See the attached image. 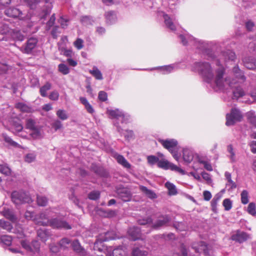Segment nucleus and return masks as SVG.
Returning a JSON list of instances; mask_svg holds the SVG:
<instances>
[{"label": "nucleus", "instance_id": "obj_1", "mask_svg": "<svg viewBox=\"0 0 256 256\" xmlns=\"http://www.w3.org/2000/svg\"><path fill=\"white\" fill-rule=\"evenodd\" d=\"M179 38L183 45L194 46L206 56L208 60L216 61V64L218 68L216 70L214 74L210 64L208 62H194L192 66V70L198 72L204 81L208 84L214 90H220V87L222 86V76L225 73V69L222 66L221 61L223 60L225 62L234 61L236 58L235 53L228 50L222 52L220 58H218L212 49L220 46V42L198 40L188 34H180Z\"/></svg>", "mask_w": 256, "mask_h": 256}, {"label": "nucleus", "instance_id": "obj_2", "mask_svg": "<svg viewBox=\"0 0 256 256\" xmlns=\"http://www.w3.org/2000/svg\"><path fill=\"white\" fill-rule=\"evenodd\" d=\"M232 78L226 77L224 78L222 76V86L220 90L227 87L234 88H240L239 86L244 83L246 79L243 70H241L238 65L235 66L232 70Z\"/></svg>", "mask_w": 256, "mask_h": 256}, {"label": "nucleus", "instance_id": "obj_3", "mask_svg": "<svg viewBox=\"0 0 256 256\" xmlns=\"http://www.w3.org/2000/svg\"><path fill=\"white\" fill-rule=\"evenodd\" d=\"M50 210H46L44 212H41L39 217L42 220H46V222H42L43 226H48L54 229H64L70 230L72 228L71 226L64 218L60 217L48 218L52 216V215L50 214Z\"/></svg>", "mask_w": 256, "mask_h": 256}, {"label": "nucleus", "instance_id": "obj_4", "mask_svg": "<svg viewBox=\"0 0 256 256\" xmlns=\"http://www.w3.org/2000/svg\"><path fill=\"white\" fill-rule=\"evenodd\" d=\"M107 113L112 118H114V124L116 126L118 132L122 134V128L119 126L118 121L122 124H127L130 122V116L128 113L124 112L119 109L108 110Z\"/></svg>", "mask_w": 256, "mask_h": 256}, {"label": "nucleus", "instance_id": "obj_5", "mask_svg": "<svg viewBox=\"0 0 256 256\" xmlns=\"http://www.w3.org/2000/svg\"><path fill=\"white\" fill-rule=\"evenodd\" d=\"M158 142L162 146L166 149L172 154L174 158L177 161L180 158V155L178 152V142L174 138L162 139L159 138Z\"/></svg>", "mask_w": 256, "mask_h": 256}, {"label": "nucleus", "instance_id": "obj_6", "mask_svg": "<svg viewBox=\"0 0 256 256\" xmlns=\"http://www.w3.org/2000/svg\"><path fill=\"white\" fill-rule=\"evenodd\" d=\"M233 98L236 100L241 98L242 102L248 104L256 102V90L252 91L249 94H246L242 88H238L233 90Z\"/></svg>", "mask_w": 256, "mask_h": 256}, {"label": "nucleus", "instance_id": "obj_7", "mask_svg": "<svg viewBox=\"0 0 256 256\" xmlns=\"http://www.w3.org/2000/svg\"><path fill=\"white\" fill-rule=\"evenodd\" d=\"M115 238L114 234L111 232H106L104 234H100L96 238L94 243V250L102 252L104 250L105 246L103 244V242L108 241Z\"/></svg>", "mask_w": 256, "mask_h": 256}, {"label": "nucleus", "instance_id": "obj_8", "mask_svg": "<svg viewBox=\"0 0 256 256\" xmlns=\"http://www.w3.org/2000/svg\"><path fill=\"white\" fill-rule=\"evenodd\" d=\"M11 198L12 202L16 205L32 202V198L29 194L22 190L12 192L11 194Z\"/></svg>", "mask_w": 256, "mask_h": 256}, {"label": "nucleus", "instance_id": "obj_9", "mask_svg": "<svg viewBox=\"0 0 256 256\" xmlns=\"http://www.w3.org/2000/svg\"><path fill=\"white\" fill-rule=\"evenodd\" d=\"M25 1L32 9L34 8L36 4L39 2L46 4V8L42 10L44 14L42 18H45V17L50 14L52 8V0H25Z\"/></svg>", "mask_w": 256, "mask_h": 256}, {"label": "nucleus", "instance_id": "obj_10", "mask_svg": "<svg viewBox=\"0 0 256 256\" xmlns=\"http://www.w3.org/2000/svg\"><path fill=\"white\" fill-rule=\"evenodd\" d=\"M10 128V130L16 134H18L19 136L26 138L27 136L22 132L23 126L19 119L17 118H12L9 120Z\"/></svg>", "mask_w": 256, "mask_h": 256}, {"label": "nucleus", "instance_id": "obj_11", "mask_svg": "<svg viewBox=\"0 0 256 256\" xmlns=\"http://www.w3.org/2000/svg\"><path fill=\"white\" fill-rule=\"evenodd\" d=\"M4 14L8 16L17 18L24 20L26 16V11L22 10L19 7H10L4 10Z\"/></svg>", "mask_w": 256, "mask_h": 256}, {"label": "nucleus", "instance_id": "obj_12", "mask_svg": "<svg viewBox=\"0 0 256 256\" xmlns=\"http://www.w3.org/2000/svg\"><path fill=\"white\" fill-rule=\"evenodd\" d=\"M242 118V115L240 112L236 108H232L230 112L227 114L226 116V124L227 126H232L236 122L240 121Z\"/></svg>", "mask_w": 256, "mask_h": 256}, {"label": "nucleus", "instance_id": "obj_13", "mask_svg": "<svg viewBox=\"0 0 256 256\" xmlns=\"http://www.w3.org/2000/svg\"><path fill=\"white\" fill-rule=\"evenodd\" d=\"M158 166L160 168L166 170H174L180 172L183 175L185 174V172L184 170L177 166L176 165L173 164L172 163L169 162L167 160H159L158 164Z\"/></svg>", "mask_w": 256, "mask_h": 256}, {"label": "nucleus", "instance_id": "obj_14", "mask_svg": "<svg viewBox=\"0 0 256 256\" xmlns=\"http://www.w3.org/2000/svg\"><path fill=\"white\" fill-rule=\"evenodd\" d=\"M180 68V63H174L169 65L164 66H161L155 67L150 69H144V70H159L163 74H168L174 70Z\"/></svg>", "mask_w": 256, "mask_h": 256}, {"label": "nucleus", "instance_id": "obj_15", "mask_svg": "<svg viewBox=\"0 0 256 256\" xmlns=\"http://www.w3.org/2000/svg\"><path fill=\"white\" fill-rule=\"evenodd\" d=\"M170 216L168 214L161 215L158 219L152 224V226L158 229L162 226H167L170 221Z\"/></svg>", "mask_w": 256, "mask_h": 256}, {"label": "nucleus", "instance_id": "obj_16", "mask_svg": "<svg viewBox=\"0 0 256 256\" xmlns=\"http://www.w3.org/2000/svg\"><path fill=\"white\" fill-rule=\"evenodd\" d=\"M163 17L166 28L174 32L178 27L176 18L174 16L170 17L168 14H164Z\"/></svg>", "mask_w": 256, "mask_h": 256}, {"label": "nucleus", "instance_id": "obj_17", "mask_svg": "<svg viewBox=\"0 0 256 256\" xmlns=\"http://www.w3.org/2000/svg\"><path fill=\"white\" fill-rule=\"evenodd\" d=\"M38 43V40L36 38H29L26 45L21 48V50L24 53L30 54L35 48Z\"/></svg>", "mask_w": 256, "mask_h": 256}, {"label": "nucleus", "instance_id": "obj_18", "mask_svg": "<svg viewBox=\"0 0 256 256\" xmlns=\"http://www.w3.org/2000/svg\"><path fill=\"white\" fill-rule=\"evenodd\" d=\"M118 196L124 202H128L131 200L132 194L127 188H119L117 190Z\"/></svg>", "mask_w": 256, "mask_h": 256}, {"label": "nucleus", "instance_id": "obj_19", "mask_svg": "<svg viewBox=\"0 0 256 256\" xmlns=\"http://www.w3.org/2000/svg\"><path fill=\"white\" fill-rule=\"evenodd\" d=\"M71 247L73 250L78 254L80 256H86V250L80 245L79 241L78 240H74L72 242Z\"/></svg>", "mask_w": 256, "mask_h": 256}, {"label": "nucleus", "instance_id": "obj_20", "mask_svg": "<svg viewBox=\"0 0 256 256\" xmlns=\"http://www.w3.org/2000/svg\"><path fill=\"white\" fill-rule=\"evenodd\" d=\"M182 158L184 162L190 163L194 158V151L192 148H184L182 150Z\"/></svg>", "mask_w": 256, "mask_h": 256}, {"label": "nucleus", "instance_id": "obj_21", "mask_svg": "<svg viewBox=\"0 0 256 256\" xmlns=\"http://www.w3.org/2000/svg\"><path fill=\"white\" fill-rule=\"evenodd\" d=\"M128 234L130 238L132 240H138L140 237L141 230L138 226H132L129 228L128 230Z\"/></svg>", "mask_w": 256, "mask_h": 256}, {"label": "nucleus", "instance_id": "obj_22", "mask_svg": "<svg viewBox=\"0 0 256 256\" xmlns=\"http://www.w3.org/2000/svg\"><path fill=\"white\" fill-rule=\"evenodd\" d=\"M106 23L108 24H112L117 21V15L116 12L110 10L104 14Z\"/></svg>", "mask_w": 256, "mask_h": 256}, {"label": "nucleus", "instance_id": "obj_23", "mask_svg": "<svg viewBox=\"0 0 256 256\" xmlns=\"http://www.w3.org/2000/svg\"><path fill=\"white\" fill-rule=\"evenodd\" d=\"M242 62L246 68L253 70L256 68V59L251 56H246L242 59Z\"/></svg>", "mask_w": 256, "mask_h": 256}, {"label": "nucleus", "instance_id": "obj_24", "mask_svg": "<svg viewBox=\"0 0 256 256\" xmlns=\"http://www.w3.org/2000/svg\"><path fill=\"white\" fill-rule=\"evenodd\" d=\"M248 238V235L244 232L238 231L236 234H234L232 236V239L236 242L240 243L246 241Z\"/></svg>", "mask_w": 256, "mask_h": 256}, {"label": "nucleus", "instance_id": "obj_25", "mask_svg": "<svg viewBox=\"0 0 256 256\" xmlns=\"http://www.w3.org/2000/svg\"><path fill=\"white\" fill-rule=\"evenodd\" d=\"M2 214L7 219L14 222L16 220V217L14 215L13 210L10 208H4L2 212Z\"/></svg>", "mask_w": 256, "mask_h": 256}, {"label": "nucleus", "instance_id": "obj_26", "mask_svg": "<svg viewBox=\"0 0 256 256\" xmlns=\"http://www.w3.org/2000/svg\"><path fill=\"white\" fill-rule=\"evenodd\" d=\"M224 176L227 180L226 188H228V190H231L236 188V182L232 180L231 174L229 172H225Z\"/></svg>", "mask_w": 256, "mask_h": 256}, {"label": "nucleus", "instance_id": "obj_27", "mask_svg": "<svg viewBox=\"0 0 256 256\" xmlns=\"http://www.w3.org/2000/svg\"><path fill=\"white\" fill-rule=\"evenodd\" d=\"M114 158L118 162L121 164L123 167L127 169L130 168L131 164L127 161L124 157L122 155L116 154Z\"/></svg>", "mask_w": 256, "mask_h": 256}, {"label": "nucleus", "instance_id": "obj_28", "mask_svg": "<svg viewBox=\"0 0 256 256\" xmlns=\"http://www.w3.org/2000/svg\"><path fill=\"white\" fill-rule=\"evenodd\" d=\"M80 102L84 106L87 112L91 114L94 112V110L85 97L80 98Z\"/></svg>", "mask_w": 256, "mask_h": 256}, {"label": "nucleus", "instance_id": "obj_29", "mask_svg": "<svg viewBox=\"0 0 256 256\" xmlns=\"http://www.w3.org/2000/svg\"><path fill=\"white\" fill-rule=\"evenodd\" d=\"M89 72L97 80H100L104 79L102 72L96 66H93L92 69L89 70Z\"/></svg>", "mask_w": 256, "mask_h": 256}, {"label": "nucleus", "instance_id": "obj_30", "mask_svg": "<svg viewBox=\"0 0 256 256\" xmlns=\"http://www.w3.org/2000/svg\"><path fill=\"white\" fill-rule=\"evenodd\" d=\"M140 189L149 198L154 199V198H157L156 194L154 191L148 189L145 186H140Z\"/></svg>", "mask_w": 256, "mask_h": 256}, {"label": "nucleus", "instance_id": "obj_31", "mask_svg": "<svg viewBox=\"0 0 256 256\" xmlns=\"http://www.w3.org/2000/svg\"><path fill=\"white\" fill-rule=\"evenodd\" d=\"M16 108L24 112H31L32 111V108L23 102H18L16 104Z\"/></svg>", "mask_w": 256, "mask_h": 256}, {"label": "nucleus", "instance_id": "obj_32", "mask_svg": "<svg viewBox=\"0 0 256 256\" xmlns=\"http://www.w3.org/2000/svg\"><path fill=\"white\" fill-rule=\"evenodd\" d=\"M92 169L98 175L102 177H106L108 175V172L102 167L92 165Z\"/></svg>", "mask_w": 256, "mask_h": 256}, {"label": "nucleus", "instance_id": "obj_33", "mask_svg": "<svg viewBox=\"0 0 256 256\" xmlns=\"http://www.w3.org/2000/svg\"><path fill=\"white\" fill-rule=\"evenodd\" d=\"M166 188L168 190V194L170 196H174L177 194L178 192L176 186L172 183L167 182L165 184Z\"/></svg>", "mask_w": 256, "mask_h": 256}, {"label": "nucleus", "instance_id": "obj_34", "mask_svg": "<svg viewBox=\"0 0 256 256\" xmlns=\"http://www.w3.org/2000/svg\"><path fill=\"white\" fill-rule=\"evenodd\" d=\"M52 88V84L50 82H46L40 90V92L42 96L46 97L47 92Z\"/></svg>", "mask_w": 256, "mask_h": 256}, {"label": "nucleus", "instance_id": "obj_35", "mask_svg": "<svg viewBox=\"0 0 256 256\" xmlns=\"http://www.w3.org/2000/svg\"><path fill=\"white\" fill-rule=\"evenodd\" d=\"M229 154L228 157L232 162H236V152L232 144L227 146L226 148Z\"/></svg>", "mask_w": 256, "mask_h": 256}, {"label": "nucleus", "instance_id": "obj_36", "mask_svg": "<svg viewBox=\"0 0 256 256\" xmlns=\"http://www.w3.org/2000/svg\"><path fill=\"white\" fill-rule=\"evenodd\" d=\"M56 114L57 116L62 120H65L68 118L67 112L65 110L62 109H59L56 112Z\"/></svg>", "mask_w": 256, "mask_h": 256}, {"label": "nucleus", "instance_id": "obj_37", "mask_svg": "<svg viewBox=\"0 0 256 256\" xmlns=\"http://www.w3.org/2000/svg\"><path fill=\"white\" fill-rule=\"evenodd\" d=\"M0 240L4 244L9 246L12 244V238L8 235H3L0 236Z\"/></svg>", "mask_w": 256, "mask_h": 256}, {"label": "nucleus", "instance_id": "obj_38", "mask_svg": "<svg viewBox=\"0 0 256 256\" xmlns=\"http://www.w3.org/2000/svg\"><path fill=\"white\" fill-rule=\"evenodd\" d=\"M72 242L69 238H64L60 241L59 244L63 248L66 249L68 248L70 245L71 246Z\"/></svg>", "mask_w": 256, "mask_h": 256}, {"label": "nucleus", "instance_id": "obj_39", "mask_svg": "<svg viewBox=\"0 0 256 256\" xmlns=\"http://www.w3.org/2000/svg\"><path fill=\"white\" fill-rule=\"evenodd\" d=\"M58 70L64 75H66L70 73V68L64 64H60L58 65Z\"/></svg>", "mask_w": 256, "mask_h": 256}, {"label": "nucleus", "instance_id": "obj_40", "mask_svg": "<svg viewBox=\"0 0 256 256\" xmlns=\"http://www.w3.org/2000/svg\"><path fill=\"white\" fill-rule=\"evenodd\" d=\"M12 38L16 40L22 42L24 40V36L22 34V32L17 30H14L13 32Z\"/></svg>", "mask_w": 256, "mask_h": 256}, {"label": "nucleus", "instance_id": "obj_41", "mask_svg": "<svg viewBox=\"0 0 256 256\" xmlns=\"http://www.w3.org/2000/svg\"><path fill=\"white\" fill-rule=\"evenodd\" d=\"M241 202L244 204H247L249 202L248 192L246 190H243L240 194Z\"/></svg>", "mask_w": 256, "mask_h": 256}, {"label": "nucleus", "instance_id": "obj_42", "mask_svg": "<svg viewBox=\"0 0 256 256\" xmlns=\"http://www.w3.org/2000/svg\"><path fill=\"white\" fill-rule=\"evenodd\" d=\"M2 136L4 140L10 146H17L18 145L17 142L14 141L10 136H8L6 134H3Z\"/></svg>", "mask_w": 256, "mask_h": 256}, {"label": "nucleus", "instance_id": "obj_43", "mask_svg": "<svg viewBox=\"0 0 256 256\" xmlns=\"http://www.w3.org/2000/svg\"><path fill=\"white\" fill-rule=\"evenodd\" d=\"M30 135L34 139H38L41 137V134L40 129L36 127L30 130Z\"/></svg>", "mask_w": 256, "mask_h": 256}, {"label": "nucleus", "instance_id": "obj_44", "mask_svg": "<svg viewBox=\"0 0 256 256\" xmlns=\"http://www.w3.org/2000/svg\"><path fill=\"white\" fill-rule=\"evenodd\" d=\"M248 212L252 216H256V206L254 202H250L248 206Z\"/></svg>", "mask_w": 256, "mask_h": 256}, {"label": "nucleus", "instance_id": "obj_45", "mask_svg": "<svg viewBox=\"0 0 256 256\" xmlns=\"http://www.w3.org/2000/svg\"><path fill=\"white\" fill-rule=\"evenodd\" d=\"M148 252L141 250L139 248H134L132 250V256H147Z\"/></svg>", "mask_w": 256, "mask_h": 256}, {"label": "nucleus", "instance_id": "obj_46", "mask_svg": "<svg viewBox=\"0 0 256 256\" xmlns=\"http://www.w3.org/2000/svg\"><path fill=\"white\" fill-rule=\"evenodd\" d=\"M48 202V198L46 196H38L37 203L38 206H45L46 205Z\"/></svg>", "mask_w": 256, "mask_h": 256}, {"label": "nucleus", "instance_id": "obj_47", "mask_svg": "<svg viewBox=\"0 0 256 256\" xmlns=\"http://www.w3.org/2000/svg\"><path fill=\"white\" fill-rule=\"evenodd\" d=\"M81 22L84 25L92 24L94 22V20L92 17L90 16H83L81 18Z\"/></svg>", "mask_w": 256, "mask_h": 256}, {"label": "nucleus", "instance_id": "obj_48", "mask_svg": "<svg viewBox=\"0 0 256 256\" xmlns=\"http://www.w3.org/2000/svg\"><path fill=\"white\" fill-rule=\"evenodd\" d=\"M10 30V28H9L8 25L6 24L0 23V32L2 34H6L8 33Z\"/></svg>", "mask_w": 256, "mask_h": 256}, {"label": "nucleus", "instance_id": "obj_49", "mask_svg": "<svg viewBox=\"0 0 256 256\" xmlns=\"http://www.w3.org/2000/svg\"><path fill=\"white\" fill-rule=\"evenodd\" d=\"M26 128L30 130L37 127L36 126L35 121L32 118H28L26 120Z\"/></svg>", "mask_w": 256, "mask_h": 256}, {"label": "nucleus", "instance_id": "obj_50", "mask_svg": "<svg viewBox=\"0 0 256 256\" xmlns=\"http://www.w3.org/2000/svg\"><path fill=\"white\" fill-rule=\"evenodd\" d=\"M221 198V195L219 194H217L213 198L211 202V206L213 210L216 208L218 202L220 200Z\"/></svg>", "mask_w": 256, "mask_h": 256}, {"label": "nucleus", "instance_id": "obj_51", "mask_svg": "<svg viewBox=\"0 0 256 256\" xmlns=\"http://www.w3.org/2000/svg\"><path fill=\"white\" fill-rule=\"evenodd\" d=\"M69 20L65 16H62L58 20V22L60 24L62 28H66L68 25Z\"/></svg>", "mask_w": 256, "mask_h": 256}, {"label": "nucleus", "instance_id": "obj_52", "mask_svg": "<svg viewBox=\"0 0 256 256\" xmlns=\"http://www.w3.org/2000/svg\"><path fill=\"white\" fill-rule=\"evenodd\" d=\"M100 192L99 191H92L90 192L88 196V198L92 200H97L100 198Z\"/></svg>", "mask_w": 256, "mask_h": 256}, {"label": "nucleus", "instance_id": "obj_53", "mask_svg": "<svg viewBox=\"0 0 256 256\" xmlns=\"http://www.w3.org/2000/svg\"><path fill=\"white\" fill-rule=\"evenodd\" d=\"M147 160L149 164L154 165L156 163L158 164L160 160L157 156L152 155L147 157Z\"/></svg>", "mask_w": 256, "mask_h": 256}, {"label": "nucleus", "instance_id": "obj_54", "mask_svg": "<svg viewBox=\"0 0 256 256\" xmlns=\"http://www.w3.org/2000/svg\"><path fill=\"white\" fill-rule=\"evenodd\" d=\"M248 48L250 52H256V37L249 42Z\"/></svg>", "mask_w": 256, "mask_h": 256}, {"label": "nucleus", "instance_id": "obj_55", "mask_svg": "<svg viewBox=\"0 0 256 256\" xmlns=\"http://www.w3.org/2000/svg\"><path fill=\"white\" fill-rule=\"evenodd\" d=\"M112 256H124V251L121 246H119L112 250Z\"/></svg>", "mask_w": 256, "mask_h": 256}, {"label": "nucleus", "instance_id": "obj_56", "mask_svg": "<svg viewBox=\"0 0 256 256\" xmlns=\"http://www.w3.org/2000/svg\"><path fill=\"white\" fill-rule=\"evenodd\" d=\"M84 40L80 38H78L74 42V46L78 50H81L84 47Z\"/></svg>", "mask_w": 256, "mask_h": 256}, {"label": "nucleus", "instance_id": "obj_57", "mask_svg": "<svg viewBox=\"0 0 256 256\" xmlns=\"http://www.w3.org/2000/svg\"><path fill=\"white\" fill-rule=\"evenodd\" d=\"M36 158V154L34 153H29L27 154L24 158V160L28 163L34 162Z\"/></svg>", "mask_w": 256, "mask_h": 256}, {"label": "nucleus", "instance_id": "obj_58", "mask_svg": "<svg viewBox=\"0 0 256 256\" xmlns=\"http://www.w3.org/2000/svg\"><path fill=\"white\" fill-rule=\"evenodd\" d=\"M222 204L226 210H229L232 208V202L230 199H224Z\"/></svg>", "mask_w": 256, "mask_h": 256}, {"label": "nucleus", "instance_id": "obj_59", "mask_svg": "<svg viewBox=\"0 0 256 256\" xmlns=\"http://www.w3.org/2000/svg\"><path fill=\"white\" fill-rule=\"evenodd\" d=\"M0 172L2 174L8 176L10 174V169L6 165L0 164Z\"/></svg>", "mask_w": 256, "mask_h": 256}, {"label": "nucleus", "instance_id": "obj_60", "mask_svg": "<svg viewBox=\"0 0 256 256\" xmlns=\"http://www.w3.org/2000/svg\"><path fill=\"white\" fill-rule=\"evenodd\" d=\"M125 134H124V138L128 140H130L131 139L134 138V132L132 130H125Z\"/></svg>", "mask_w": 256, "mask_h": 256}, {"label": "nucleus", "instance_id": "obj_61", "mask_svg": "<svg viewBox=\"0 0 256 256\" xmlns=\"http://www.w3.org/2000/svg\"><path fill=\"white\" fill-rule=\"evenodd\" d=\"M0 226L8 230H10L12 229V226L10 222L0 220Z\"/></svg>", "mask_w": 256, "mask_h": 256}, {"label": "nucleus", "instance_id": "obj_62", "mask_svg": "<svg viewBox=\"0 0 256 256\" xmlns=\"http://www.w3.org/2000/svg\"><path fill=\"white\" fill-rule=\"evenodd\" d=\"M49 98L52 100H58L59 98V94L56 90H53L49 95Z\"/></svg>", "mask_w": 256, "mask_h": 256}, {"label": "nucleus", "instance_id": "obj_63", "mask_svg": "<svg viewBox=\"0 0 256 256\" xmlns=\"http://www.w3.org/2000/svg\"><path fill=\"white\" fill-rule=\"evenodd\" d=\"M98 98L100 100L105 102L108 99V94L106 92L104 91H100L98 92Z\"/></svg>", "mask_w": 256, "mask_h": 256}, {"label": "nucleus", "instance_id": "obj_64", "mask_svg": "<svg viewBox=\"0 0 256 256\" xmlns=\"http://www.w3.org/2000/svg\"><path fill=\"white\" fill-rule=\"evenodd\" d=\"M56 20L55 14H53L50 18V19L46 23V28L49 30L52 26H54Z\"/></svg>", "mask_w": 256, "mask_h": 256}]
</instances>
